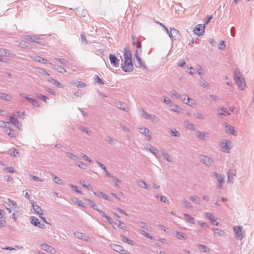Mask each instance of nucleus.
<instances>
[{
	"label": "nucleus",
	"mask_w": 254,
	"mask_h": 254,
	"mask_svg": "<svg viewBox=\"0 0 254 254\" xmlns=\"http://www.w3.org/2000/svg\"><path fill=\"white\" fill-rule=\"evenodd\" d=\"M31 177L34 179L35 181H40L42 182L43 180L39 178L38 177L35 176H31Z\"/></svg>",
	"instance_id": "obj_53"
},
{
	"label": "nucleus",
	"mask_w": 254,
	"mask_h": 254,
	"mask_svg": "<svg viewBox=\"0 0 254 254\" xmlns=\"http://www.w3.org/2000/svg\"><path fill=\"white\" fill-rule=\"evenodd\" d=\"M75 236L79 239H84L86 240L87 239L85 238V234L80 232H77L75 234Z\"/></svg>",
	"instance_id": "obj_26"
},
{
	"label": "nucleus",
	"mask_w": 254,
	"mask_h": 254,
	"mask_svg": "<svg viewBox=\"0 0 254 254\" xmlns=\"http://www.w3.org/2000/svg\"><path fill=\"white\" fill-rule=\"evenodd\" d=\"M135 58L137 61V65L138 66H141L142 65L141 60L140 57L137 55V54L135 55Z\"/></svg>",
	"instance_id": "obj_44"
},
{
	"label": "nucleus",
	"mask_w": 254,
	"mask_h": 254,
	"mask_svg": "<svg viewBox=\"0 0 254 254\" xmlns=\"http://www.w3.org/2000/svg\"><path fill=\"white\" fill-rule=\"evenodd\" d=\"M205 27V24H198L194 27L193 32L198 36L203 35L204 33Z\"/></svg>",
	"instance_id": "obj_5"
},
{
	"label": "nucleus",
	"mask_w": 254,
	"mask_h": 254,
	"mask_svg": "<svg viewBox=\"0 0 254 254\" xmlns=\"http://www.w3.org/2000/svg\"><path fill=\"white\" fill-rule=\"evenodd\" d=\"M217 178L218 182L220 184L219 187H220V188H221V184H222L223 183L224 179L221 176H218V175H217Z\"/></svg>",
	"instance_id": "obj_37"
},
{
	"label": "nucleus",
	"mask_w": 254,
	"mask_h": 254,
	"mask_svg": "<svg viewBox=\"0 0 254 254\" xmlns=\"http://www.w3.org/2000/svg\"><path fill=\"white\" fill-rule=\"evenodd\" d=\"M57 70L61 73H64L66 72V69L64 68L63 66L61 65H58L57 67Z\"/></svg>",
	"instance_id": "obj_35"
},
{
	"label": "nucleus",
	"mask_w": 254,
	"mask_h": 254,
	"mask_svg": "<svg viewBox=\"0 0 254 254\" xmlns=\"http://www.w3.org/2000/svg\"><path fill=\"white\" fill-rule=\"evenodd\" d=\"M172 110L176 112H179L181 111V108L177 105H174L172 106Z\"/></svg>",
	"instance_id": "obj_38"
},
{
	"label": "nucleus",
	"mask_w": 254,
	"mask_h": 254,
	"mask_svg": "<svg viewBox=\"0 0 254 254\" xmlns=\"http://www.w3.org/2000/svg\"><path fill=\"white\" fill-rule=\"evenodd\" d=\"M18 151L16 149H13L11 152L10 153V155L16 156L18 154Z\"/></svg>",
	"instance_id": "obj_43"
},
{
	"label": "nucleus",
	"mask_w": 254,
	"mask_h": 254,
	"mask_svg": "<svg viewBox=\"0 0 254 254\" xmlns=\"http://www.w3.org/2000/svg\"><path fill=\"white\" fill-rule=\"evenodd\" d=\"M12 57V55L6 50L1 49H0V61L6 62Z\"/></svg>",
	"instance_id": "obj_4"
},
{
	"label": "nucleus",
	"mask_w": 254,
	"mask_h": 254,
	"mask_svg": "<svg viewBox=\"0 0 254 254\" xmlns=\"http://www.w3.org/2000/svg\"><path fill=\"white\" fill-rule=\"evenodd\" d=\"M222 147L225 152H229V150L231 147V145L230 141H226L225 142L222 143Z\"/></svg>",
	"instance_id": "obj_12"
},
{
	"label": "nucleus",
	"mask_w": 254,
	"mask_h": 254,
	"mask_svg": "<svg viewBox=\"0 0 254 254\" xmlns=\"http://www.w3.org/2000/svg\"><path fill=\"white\" fill-rule=\"evenodd\" d=\"M82 185L84 188H85L86 189H90V184H85L83 183V184H82Z\"/></svg>",
	"instance_id": "obj_64"
},
{
	"label": "nucleus",
	"mask_w": 254,
	"mask_h": 254,
	"mask_svg": "<svg viewBox=\"0 0 254 254\" xmlns=\"http://www.w3.org/2000/svg\"><path fill=\"white\" fill-rule=\"evenodd\" d=\"M53 176H54V180L55 183H58L59 184H62L63 183L62 180L60 178H59L57 176H54V175Z\"/></svg>",
	"instance_id": "obj_32"
},
{
	"label": "nucleus",
	"mask_w": 254,
	"mask_h": 254,
	"mask_svg": "<svg viewBox=\"0 0 254 254\" xmlns=\"http://www.w3.org/2000/svg\"><path fill=\"white\" fill-rule=\"evenodd\" d=\"M73 201L75 204H77V205L80 207H85V205L82 202V201L81 200L78 199L77 198H75V199H73Z\"/></svg>",
	"instance_id": "obj_23"
},
{
	"label": "nucleus",
	"mask_w": 254,
	"mask_h": 254,
	"mask_svg": "<svg viewBox=\"0 0 254 254\" xmlns=\"http://www.w3.org/2000/svg\"><path fill=\"white\" fill-rule=\"evenodd\" d=\"M213 216L210 213H206L205 214V218H207V219H209L210 220V218L212 217Z\"/></svg>",
	"instance_id": "obj_59"
},
{
	"label": "nucleus",
	"mask_w": 254,
	"mask_h": 254,
	"mask_svg": "<svg viewBox=\"0 0 254 254\" xmlns=\"http://www.w3.org/2000/svg\"><path fill=\"white\" fill-rule=\"evenodd\" d=\"M122 240L123 242L127 243L130 245H133V241L132 240L129 239L128 238L126 237L125 236H122Z\"/></svg>",
	"instance_id": "obj_21"
},
{
	"label": "nucleus",
	"mask_w": 254,
	"mask_h": 254,
	"mask_svg": "<svg viewBox=\"0 0 254 254\" xmlns=\"http://www.w3.org/2000/svg\"><path fill=\"white\" fill-rule=\"evenodd\" d=\"M207 20L206 22H205V23L204 24L205 25L208 24L210 22V21L212 18V15H207Z\"/></svg>",
	"instance_id": "obj_52"
},
{
	"label": "nucleus",
	"mask_w": 254,
	"mask_h": 254,
	"mask_svg": "<svg viewBox=\"0 0 254 254\" xmlns=\"http://www.w3.org/2000/svg\"><path fill=\"white\" fill-rule=\"evenodd\" d=\"M214 233L215 235H219V236H224L225 235L224 231H222L221 229H213Z\"/></svg>",
	"instance_id": "obj_22"
},
{
	"label": "nucleus",
	"mask_w": 254,
	"mask_h": 254,
	"mask_svg": "<svg viewBox=\"0 0 254 254\" xmlns=\"http://www.w3.org/2000/svg\"><path fill=\"white\" fill-rule=\"evenodd\" d=\"M37 96L38 98L43 100L44 101L46 102H47V100L48 99V97L42 94H38L37 95Z\"/></svg>",
	"instance_id": "obj_40"
},
{
	"label": "nucleus",
	"mask_w": 254,
	"mask_h": 254,
	"mask_svg": "<svg viewBox=\"0 0 254 254\" xmlns=\"http://www.w3.org/2000/svg\"><path fill=\"white\" fill-rule=\"evenodd\" d=\"M94 79L95 80V81L98 82V83L100 84H104V82L102 81V80H101V79L99 77V76H98L97 75H96L94 77Z\"/></svg>",
	"instance_id": "obj_36"
},
{
	"label": "nucleus",
	"mask_w": 254,
	"mask_h": 254,
	"mask_svg": "<svg viewBox=\"0 0 254 254\" xmlns=\"http://www.w3.org/2000/svg\"><path fill=\"white\" fill-rule=\"evenodd\" d=\"M49 81H50V82H51L53 84L56 85V86H57L61 88L62 87V85L60 83H59V82H58L57 81H56V80H55L54 79H51Z\"/></svg>",
	"instance_id": "obj_31"
},
{
	"label": "nucleus",
	"mask_w": 254,
	"mask_h": 254,
	"mask_svg": "<svg viewBox=\"0 0 254 254\" xmlns=\"http://www.w3.org/2000/svg\"><path fill=\"white\" fill-rule=\"evenodd\" d=\"M102 216H103V217H105V218H107V219L108 220V221H109V222H110V218H109V217H108V216L105 214V213L104 212H102Z\"/></svg>",
	"instance_id": "obj_62"
},
{
	"label": "nucleus",
	"mask_w": 254,
	"mask_h": 254,
	"mask_svg": "<svg viewBox=\"0 0 254 254\" xmlns=\"http://www.w3.org/2000/svg\"><path fill=\"white\" fill-rule=\"evenodd\" d=\"M149 150L154 155L156 154L158 152L157 150L153 146H150Z\"/></svg>",
	"instance_id": "obj_41"
},
{
	"label": "nucleus",
	"mask_w": 254,
	"mask_h": 254,
	"mask_svg": "<svg viewBox=\"0 0 254 254\" xmlns=\"http://www.w3.org/2000/svg\"><path fill=\"white\" fill-rule=\"evenodd\" d=\"M143 113H142V117L146 118V119H148V118H150V116L149 115H148V114H147L146 112H145L144 111H142Z\"/></svg>",
	"instance_id": "obj_51"
},
{
	"label": "nucleus",
	"mask_w": 254,
	"mask_h": 254,
	"mask_svg": "<svg viewBox=\"0 0 254 254\" xmlns=\"http://www.w3.org/2000/svg\"><path fill=\"white\" fill-rule=\"evenodd\" d=\"M32 207L34 210L39 215H43V211L40 207L37 204H35L34 202L32 203Z\"/></svg>",
	"instance_id": "obj_14"
},
{
	"label": "nucleus",
	"mask_w": 254,
	"mask_h": 254,
	"mask_svg": "<svg viewBox=\"0 0 254 254\" xmlns=\"http://www.w3.org/2000/svg\"><path fill=\"white\" fill-rule=\"evenodd\" d=\"M20 96L25 98L26 99H27L28 101H29L30 102L32 103L34 105H37V106H39V104L37 101H35L34 99L30 98L28 97L26 95H25L24 94H20Z\"/></svg>",
	"instance_id": "obj_16"
},
{
	"label": "nucleus",
	"mask_w": 254,
	"mask_h": 254,
	"mask_svg": "<svg viewBox=\"0 0 254 254\" xmlns=\"http://www.w3.org/2000/svg\"><path fill=\"white\" fill-rule=\"evenodd\" d=\"M34 60L36 62H40V63H43L44 64H49V62L48 60L46 59H45L43 58H41L40 57H36L35 58Z\"/></svg>",
	"instance_id": "obj_17"
},
{
	"label": "nucleus",
	"mask_w": 254,
	"mask_h": 254,
	"mask_svg": "<svg viewBox=\"0 0 254 254\" xmlns=\"http://www.w3.org/2000/svg\"><path fill=\"white\" fill-rule=\"evenodd\" d=\"M5 132L7 133L8 135L11 137H13L15 136L14 132L12 129H6L5 130Z\"/></svg>",
	"instance_id": "obj_29"
},
{
	"label": "nucleus",
	"mask_w": 254,
	"mask_h": 254,
	"mask_svg": "<svg viewBox=\"0 0 254 254\" xmlns=\"http://www.w3.org/2000/svg\"><path fill=\"white\" fill-rule=\"evenodd\" d=\"M77 165L81 168H83V169H85L86 167V165L84 163H83L81 162H79L77 164Z\"/></svg>",
	"instance_id": "obj_49"
},
{
	"label": "nucleus",
	"mask_w": 254,
	"mask_h": 254,
	"mask_svg": "<svg viewBox=\"0 0 254 254\" xmlns=\"http://www.w3.org/2000/svg\"><path fill=\"white\" fill-rule=\"evenodd\" d=\"M198 248L200 250H203L205 252H209L210 250L208 249L205 246L202 245H199L198 246Z\"/></svg>",
	"instance_id": "obj_33"
},
{
	"label": "nucleus",
	"mask_w": 254,
	"mask_h": 254,
	"mask_svg": "<svg viewBox=\"0 0 254 254\" xmlns=\"http://www.w3.org/2000/svg\"><path fill=\"white\" fill-rule=\"evenodd\" d=\"M226 131L227 132H230L231 134H234V128L231 126H226Z\"/></svg>",
	"instance_id": "obj_25"
},
{
	"label": "nucleus",
	"mask_w": 254,
	"mask_h": 254,
	"mask_svg": "<svg viewBox=\"0 0 254 254\" xmlns=\"http://www.w3.org/2000/svg\"><path fill=\"white\" fill-rule=\"evenodd\" d=\"M187 127L191 129L193 128V126L191 124H188L187 125Z\"/></svg>",
	"instance_id": "obj_63"
},
{
	"label": "nucleus",
	"mask_w": 254,
	"mask_h": 254,
	"mask_svg": "<svg viewBox=\"0 0 254 254\" xmlns=\"http://www.w3.org/2000/svg\"><path fill=\"white\" fill-rule=\"evenodd\" d=\"M182 99L184 101V102L187 105L191 106L194 104L193 101L186 95L183 96Z\"/></svg>",
	"instance_id": "obj_11"
},
{
	"label": "nucleus",
	"mask_w": 254,
	"mask_h": 254,
	"mask_svg": "<svg viewBox=\"0 0 254 254\" xmlns=\"http://www.w3.org/2000/svg\"><path fill=\"white\" fill-rule=\"evenodd\" d=\"M210 220L211 221V223L213 224H215L216 226H218L219 224L218 222H216V219L214 216H212L210 218Z\"/></svg>",
	"instance_id": "obj_46"
},
{
	"label": "nucleus",
	"mask_w": 254,
	"mask_h": 254,
	"mask_svg": "<svg viewBox=\"0 0 254 254\" xmlns=\"http://www.w3.org/2000/svg\"><path fill=\"white\" fill-rule=\"evenodd\" d=\"M140 132L142 134H147L149 133V130L145 127H142L140 128Z\"/></svg>",
	"instance_id": "obj_39"
},
{
	"label": "nucleus",
	"mask_w": 254,
	"mask_h": 254,
	"mask_svg": "<svg viewBox=\"0 0 254 254\" xmlns=\"http://www.w3.org/2000/svg\"><path fill=\"white\" fill-rule=\"evenodd\" d=\"M90 205L91 207L92 208H93V209H97V208H96L97 206L93 201H91V203L90 204Z\"/></svg>",
	"instance_id": "obj_54"
},
{
	"label": "nucleus",
	"mask_w": 254,
	"mask_h": 254,
	"mask_svg": "<svg viewBox=\"0 0 254 254\" xmlns=\"http://www.w3.org/2000/svg\"><path fill=\"white\" fill-rule=\"evenodd\" d=\"M185 216L186 217V220L188 222L191 223V224L195 223L194 218L193 217L190 216V215H189L188 214H185Z\"/></svg>",
	"instance_id": "obj_24"
},
{
	"label": "nucleus",
	"mask_w": 254,
	"mask_h": 254,
	"mask_svg": "<svg viewBox=\"0 0 254 254\" xmlns=\"http://www.w3.org/2000/svg\"><path fill=\"white\" fill-rule=\"evenodd\" d=\"M124 58L125 61L123 67V70L126 72L131 71L133 69V64L132 62V55L129 51L125 50Z\"/></svg>",
	"instance_id": "obj_1"
},
{
	"label": "nucleus",
	"mask_w": 254,
	"mask_h": 254,
	"mask_svg": "<svg viewBox=\"0 0 254 254\" xmlns=\"http://www.w3.org/2000/svg\"><path fill=\"white\" fill-rule=\"evenodd\" d=\"M70 186L77 192H78L79 193L82 194L81 191L78 189V188H77V187L76 186H74L73 185H71Z\"/></svg>",
	"instance_id": "obj_48"
},
{
	"label": "nucleus",
	"mask_w": 254,
	"mask_h": 254,
	"mask_svg": "<svg viewBox=\"0 0 254 254\" xmlns=\"http://www.w3.org/2000/svg\"><path fill=\"white\" fill-rule=\"evenodd\" d=\"M229 115V114L228 113V111L225 110V109H221L220 110V111L219 112V116H220L221 115Z\"/></svg>",
	"instance_id": "obj_28"
},
{
	"label": "nucleus",
	"mask_w": 254,
	"mask_h": 254,
	"mask_svg": "<svg viewBox=\"0 0 254 254\" xmlns=\"http://www.w3.org/2000/svg\"><path fill=\"white\" fill-rule=\"evenodd\" d=\"M109 59L111 62V63L114 66H117L119 64V61L116 58V57L113 55L110 54L109 55Z\"/></svg>",
	"instance_id": "obj_10"
},
{
	"label": "nucleus",
	"mask_w": 254,
	"mask_h": 254,
	"mask_svg": "<svg viewBox=\"0 0 254 254\" xmlns=\"http://www.w3.org/2000/svg\"><path fill=\"white\" fill-rule=\"evenodd\" d=\"M236 171L235 170H230L228 172V180L230 181V178H232V175H235Z\"/></svg>",
	"instance_id": "obj_34"
},
{
	"label": "nucleus",
	"mask_w": 254,
	"mask_h": 254,
	"mask_svg": "<svg viewBox=\"0 0 254 254\" xmlns=\"http://www.w3.org/2000/svg\"><path fill=\"white\" fill-rule=\"evenodd\" d=\"M6 224V221L3 220H0V227H3Z\"/></svg>",
	"instance_id": "obj_57"
},
{
	"label": "nucleus",
	"mask_w": 254,
	"mask_h": 254,
	"mask_svg": "<svg viewBox=\"0 0 254 254\" xmlns=\"http://www.w3.org/2000/svg\"><path fill=\"white\" fill-rule=\"evenodd\" d=\"M114 224L117 225V226H118L119 227H120V228H121L122 229H124V230H125L126 229V224L122 222H121L120 220L117 219L114 222Z\"/></svg>",
	"instance_id": "obj_15"
},
{
	"label": "nucleus",
	"mask_w": 254,
	"mask_h": 254,
	"mask_svg": "<svg viewBox=\"0 0 254 254\" xmlns=\"http://www.w3.org/2000/svg\"><path fill=\"white\" fill-rule=\"evenodd\" d=\"M0 98L7 101H9L11 99L12 97L10 95L6 94L5 93H0Z\"/></svg>",
	"instance_id": "obj_18"
},
{
	"label": "nucleus",
	"mask_w": 254,
	"mask_h": 254,
	"mask_svg": "<svg viewBox=\"0 0 254 254\" xmlns=\"http://www.w3.org/2000/svg\"><path fill=\"white\" fill-rule=\"evenodd\" d=\"M141 234L144 236L145 237L150 239H153V237L152 236H150L149 234V233H146L145 232H144V231H142L141 232Z\"/></svg>",
	"instance_id": "obj_42"
},
{
	"label": "nucleus",
	"mask_w": 254,
	"mask_h": 254,
	"mask_svg": "<svg viewBox=\"0 0 254 254\" xmlns=\"http://www.w3.org/2000/svg\"><path fill=\"white\" fill-rule=\"evenodd\" d=\"M202 162L206 165H210L212 163V160L207 157H204L202 159Z\"/></svg>",
	"instance_id": "obj_20"
},
{
	"label": "nucleus",
	"mask_w": 254,
	"mask_h": 254,
	"mask_svg": "<svg viewBox=\"0 0 254 254\" xmlns=\"http://www.w3.org/2000/svg\"><path fill=\"white\" fill-rule=\"evenodd\" d=\"M85 86H86V84L82 82H79V85H77V87H84Z\"/></svg>",
	"instance_id": "obj_58"
},
{
	"label": "nucleus",
	"mask_w": 254,
	"mask_h": 254,
	"mask_svg": "<svg viewBox=\"0 0 254 254\" xmlns=\"http://www.w3.org/2000/svg\"><path fill=\"white\" fill-rule=\"evenodd\" d=\"M41 246L42 250L48 253H53L55 252V250L52 247L46 244H42Z\"/></svg>",
	"instance_id": "obj_9"
},
{
	"label": "nucleus",
	"mask_w": 254,
	"mask_h": 254,
	"mask_svg": "<svg viewBox=\"0 0 254 254\" xmlns=\"http://www.w3.org/2000/svg\"><path fill=\"white\" fill-rule=\"evenodd\" d=\"M67 156L68 157H69V158H71V159H76L77 158V157L74 154H71V153H68L67 154Z\"/></svg>",
	"instance_id": "obj_50"
},
{
	"label": "nucleus",
	"mask_w": 254,
	"mask_h": 254,
	"mask_svg": "<svg viewBox=\"0 0 254 254\" xmlns=\"http://www.w3.org/2000/svg\"><path fill=\"white\" fill-rule=\"evenodd\" d=\"M160 25L162 26L166 30V32L169 34V37L174 40H179L181 38V34L180 32L175 28H170V32L168 29L163 24L160 23Z\"/></svg>",
	"instance_id": "obj_3"
},
{
	"label": "nucleus",
	"mask_w": 254,
	"mask_h": 254,
	"mask_svg": "<svg viewBox=\"0 0 254 254\" xmlns=\"http://www.w3.org/2000/svg\"><path fill=\"white\" fill-rule=\"evenodd\" d=\"M225 47V42L224 41H221V43L219 45V48L221 50L224 49Z\"/></svg>",
	"instance_id": "obj_47"
},
{
	"label": "nucleus",
	"mask_w": 254,
	"mask_h": 254,
	"mask_svg": "<svg viewBox=\"0 0 254 254\" xmlns=\"http://www.w3.org/2000/svg\"><path fill=\"white\" fill-rule=\"evenodd\" d=\"M10 123H11L14 126H17L19 128H20L21 126V125L19 126L20 123H19L18 121L14 117H11L10 118Z\"/></svg>",
	"instance_id": "obj_19"
},
{
	"label": "nucleus",
	"mask_w": 254,
	"mask_h": 254,
	"mask_svg": "<svg viewBox=\"0 0 254 254\" xmlns=\"http://www.w3.org/2000/svg\"><path fill=\"white\" fill-rule=\"evenodd\" d=\"M242 227L236 226L233 228V230L236 234L237 239L242 240L243 238L242 233Z\"/></svg>",
	"instance_id": "obj_6"
},
{
	"label": "nucleus",
	"mask_w": 254,
	"mask_h": 254,
	"mask_svg": "<svg viewBox=\"0 0 254 254\" xmlns=\"http://www.w3.org/2000/svg\"><path fill=\"white\" fill-rule=\"evenodd\" d=\"M112 249L114 251H115L118 253H122L123 254H127L128 253L127 251H125L124 249V248L122 246H120V245H114L112 246Z\"/></svg>",
	"instance_id": "obj_7"
},
{
	"label": "nucleus",
	"mask_w": 254,
	"mask_h": 254,
	"mask_svg": "<svg viewBox=\"0 0 254 254\" xmlns=\"http://www.w3.org/2000/svg\"><path fill=\"white\" fill-rule=\"evenodd\" d=\"M31 222L32 224H34L35 226L39 227L41 228H43L44 227V224H41L39 219L35 217H31Z\"/></svg>",
	"instance_id": "obj_8"
},
{
	"label": "nucleus",
	"mask_w": 254,
	"mask_h": 254,
	"mask_svg": "<svg viewBox=\"0 0 254 254\" xmlns=\"http://www.w3.org/2000/svg\"><path fill=\"white\" fill-rule=\"evenodd\" d=\"M97 163L102 169H103L104 171H106V168L103 164L99 162H98Z\"/></svg>",
	"instance_id": "obj_56"
},
{
	"label": "nucleus",
	"mask_w": 254,
	"mask_h": 254,
	"mask_svg": "<svg viewBox=\"0 0 254 254\" xmlns=\"http://www.w3.org/2000/svg\"><path fill=\"white\" fill-rule=\"evenodd\" d=\"M234 80L238 88L244 90L246 88L245 79L241 74L239 69H236L234 72Z\"/></svg>",
	"instance_id": "obj_2"
},
{
	"label": "nucleus",
	"mask_w": 254,
	"mask_h": 254,
	"mask_svg": "<svg viewBox=\"0 0 254 254\" xmlns=\"http://www.w3.org/2000/svg\"><path fill=\"white\" fill-rule=\"evenodd\" d=\"M25 39L31 42L41 44V42H40L37 38L31 35L26 36Z\"/></svg>",
	"instance_id": "obj_13"
},
{
	"label": "nucleus",
	"mask_w": 254,
	"mask_h": 254,
	"mask_svg": "<svg viewBox=\"0 0 254 254\" xmlns=\"http://www.w3.org/2000/svg\"><path fill=\"white\" fill-rule=\"evenodd\" d=\"M139 226L141 227V228H144V229H146L147 230H149L151 228H149L147 226L146 223L145 222H140L139 223Z\"/></svg>",
	"instance_id": "obj_27"
},
{
	"label": "nucleus",
	"mask_w": 254,
	"mask_h": 254,
	"mask_svg": "<svg viewBox=\"0 0 254 254\" xmlns=\"http://www.w3.org/2000/svg\"><path fill=\"white\" fill-rule=\"evenodd\" d=\"M177 238L180 240L185 239V237L183 235V234L182 233H180L179 232H178L177 233Z\"/></svg>",
	"instance_id": "obj_45"
},
{
	"label": "nucleus",
	"mask_w": 254,
	"mask_h": 254,
	"mask_svg": "<svg viewBox=\"0 0 254 254\" xmlns=\"http://www.w3.org/2000/svg\"><path fill=\"white\" fill-rule=\"evenodd\" d=\"M82 157L83 159H84L85 160L89 161V162H92V161L89 158L88 156H87L86 155L83 154L82 155Z\"/></svg>",
	"instance_id": "obj_55"
},
{
	"label": "nucleus",
	"mask_w": 254,
	"mask_h": 254,
	"mask_svg": "<svg viewBox=\"0 0 254 254\" xmlns=\"http://www.w3.org/2000/svg\"><path fill=\"white\" fill-rule=\"evenodd\" d=\"M198 136L201 139H202L205 136V134L204 133H201V132H199V135H198Z\"/></svg>",
	"instance_id": "obj_61"
},
{
	"label": "nucleus",
	"mask_w": 254,
	"mask_h": 254,
	"mask_svg": "<svg viewBox=\"0 0 254 254\" xmlns=\"http://www.w3.org/2000/svg\"><path fill=\"white\" fill-rule=\"evenodd\" d=\"M190 199L195 203H197L199 202V197L197 196H191L190 197Z\"/></svg>",
	"instance_id": "obj_30"
},
{
	"label": "nucleus",
	"mask_w": 254,
	"mask_h": 254,
	"mask_svg": "<svg viewBox=\"0 0 254 254\" xmlns=\"http://www.w3.org/2000/svg\"><path fill=\"white\" fill-rule=\"evenodd\" d=\"M141 47V42L139 41L136 42V47L137 49H140Z\"/></svg>",
	"instance_id": "obj_60"
}]
</instances>
